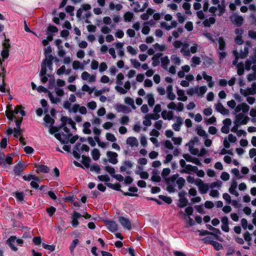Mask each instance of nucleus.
Returning a JSON list of instances; mask_svg holds the SVG:
<instances>
[{
    "label": "nucleus",
    "mask_w": 256,
    "mask_h": 256,
    "mask_svg": "<svg viewBox=\"0 0 256 256\" xmlns=\"http://www.w3.org/2000/svg\"><path fill=\"white\" fill-rule=\"evenodd\" d=\"M90 148L88 146L76 144L74 148L72 154L76 158L80 159L81 155L85 152H88Z\"/></svg>",
    "instance_id": "9"
},
{
    "label": "nucleus",
    "mask_w": 256,
    "mask_h": 256,
    "mask_svg": "<svg viewBox=\"0 0 256 256\" xmlns=\"http://www.w3.org/2000/svg\"><path fill=\"white\" fill-rule=\"evenodd\" d=\"M24 164L23 163H19L15 166L14 171L16 175H20L24 171Z\"/></svg>",
    "instance_id": "39"
},
{
    "label": "nucleus",
    "mask_w": 256,
    "mask_h": 256,
    "mask_svg": "<svg viewBox=\"0 0 256 256\" xmlns=\"http://www.w3.org/2000/svg\"><path fill=\"white\" fill-rule=\"evenodd\" d=\"M238 186V184L236 180H233L230 184V186L229 188V192L236 196H238L239 194L238 192L236 191V188Z\"/></svg>",
    "instance_id": "31"
},
{
    "label": "nucleus",
    "mask_w": 256,
    "mask_h": 256,
    "mask_svg": "<svg viewBox=\"0 0 256 256\" xmlns=\"http://www.w3.org/2000/svg\"><path fill=\"white\" fill-rule=\"evenodd\" d=\"M60 120L62 124V130L61 132L56 133L54 136L59 140L62 144H74L78 140L77 136H72L70 132V128L74 131L76 130V124L74 122L67 116H62Z\"/></svg>",
    "instance_id": "1"
},
{
    "label": "nucleus",
    "mask_w": 256,
    "mask_h": 256,
    "mask_svg": "<svg viewBox=\"0 0 256 256\" xmlns=\"http://www.w3.org/2000/svg\"><path fill=\"white\" fill-rule=\"evenodd\" d=\"M90 124L89 122H85L83 124V132L84 134H91L92 132L90 130Z\"/></svg>",
    "instance_id": "49"
},
{
    "label": "nucleus",
    "mask_w": 256,
    "mask_h": 256,
    "mask_svg": "<svg viewBox=\"0 0 256 256\" xmlns=\"http://www.w3.org/2000/svg\"><path fill=\"white\" fill-rule=\"evenodd\" d=\"M124 79V75L120 72L118 74L116 77V84L118 86H116V90L120 94H126L130 90L131 84L130 81L128 80L125 82L124 86H122V80Z\"/></svg>",
    "instance_id": "6"
},
{
    "label": "nucleus",
    "mask_w": 256,
    "mask_h": 256,
    "mask_svg": "<svg viewBox=\"0 0 256 256\" xmlns=\"http://www.w3.org/2000/svg\"><path fill=\"white\" fill-rule=\"evenodd\" d=\"M134 18V14L132 12H128L124 15V20L126 22H130Z\"/></svg>",
    "instance_id": "48"
},
{
    "label": "nucleus",
    "mask_w": 256,
    "mask_h": 256,
    "mask_svg": "<svg viewBox=\"0 0 256 256\" xmlns=\"http://www.w3.org/2000/svg\"><path fill=\"white\" fill-rule=\"evenodd\" d=\"M231 20L233 23L238 26L242 25L244 22V18L242 16L237 15L232 16L230 17Z\"/></svg>",
    "instance_id": "33"
},
{
    "label": "nucleus",
    "mask_w": 256,
    "mask_h": 256,
    "mask_svg": "<svg viewBox=\"0 0 256 256\" xmlns=\"http://www.w3.org/2000/svg\"><path fill=\"white\" fill-rule=\"evenodd\" d=\"M167 190L170 192H174L178 190H181L185 184V180L180 177L178 174L173 175L167 180Z\"/></svg>",
    "instance_id": "4"
},
{
    "label": "nucleus",
    "mask_w": 256,
    "mask_h": 256,
    "mask_svg": "<svg viewBox=\"0 0 256 256\" xmlns=\"http://www.w3.org/2000/svg\"><path fill=\"white\" fill-rule=\"evenodd\" d=\"M54 60V56H50L48 58V59H44V61L42 62V66L44 64H45L46 66H46L49 68L50 70H52V61Z\"/></svg>",
    "instance_id": "36"
},
{
    "label": "nucleus",
    "mask_w": 256,
    "mask_h": 256,
    "mask_svg": "<svg viewBox=\"0 0 256 256\" xmlns=\"http://www.w3.org/2000/svg\"><path fill=\"white\" fill-rule=\"evenodd\" d=\"M132 166V163L130 160L124 161L122 166L120 167V170L122 172H126V174H129L127 170L130 169Z\"/></svg>",
    "instance_id": "24"
},
{
    "label": "nucleus",
    "mask_w": 256,
    "mask_h": 256,
    "mask_svg": "<svg viewBox=\"0 0 256 256\" xmlns=\"http://www.w3.org/2000/svg\"><path fill=\"white\" fill-rule=\"evenodd\" d=\"M92 6L90 4H84L81 6V7L77 10L76 17L80 20H84L87 24L90 23L89 18L91 16L92 14L90 10Z\"/></svg>",
    "instance_id": "7"
},
{
    "label": "nucleus",
    "mask_w": 256,
    "mask_h": 256,
    "mask_svg": "<svg viewBox=\"0 0 256 256\" xmlns=\"http://www.w3.org/2000/svg\"><path fill=\"white\" fill-rule=\"evenodd\" d=\"M117 111L118 112H122L123 113H128L130 112V110L124 105L120 104L118 106Z\"/></svg>",
    "instance_id": "47"
},
{
    "label": "nucleus",
    "mask_w": 256,
    "mask_h": 256,
    "mask_svg": "<svg viewBox=\"0 0 256 256\" xmlns=\"http://www.w3.org/2000/svg\"><path fill=\"white\" fill-rule=\"evenodd\" d=\"M64 92L63 90L59 87H56L54 88V93L49 92L48 97L53 104H58L61 100V98L64 96Z\"/></svg>",
    "instance_id": "8"
},
{
    "label": "nucleus",
    "mask_w": 256,
    "mask_h": 256,
    "mask_svg": "<svg viewBox=\"0 0 256 256\" xmlns=\"http://www.w3.org/2000/svg\"><path fill=\"white\" fill-rule=\"evenodd\" d=\"M200 62L201 60L200 57L197 56H194L191 59L190 65L192 67H194L200 64Z\"/></svg>",
    "instance_id": "45"
},
{
    "label": "nucleus",
    "mask_w": 256,
    "mask_h": 256,
    "mask_svg": "<svg viewBox=\"0 0 256 256\" xmlns=\"http://www.w3.org/2000/svg\"><path fill=\"white\" fill-rule=\"evenodd\" d=\"M118 222L124 228L128 230L132 229V224L128 218L124 216H120L118 218Z\"/></svg>",
    "instance_id": "19"
},
{
    "label": "nucleus",
    "mask_w": 256,
    "mask_h": 256,
    "mask_svg": "<svg viewBox=\"0 0 256 256\" xmlns=\"http://www.w3.org/2000/svg\"><path fill=\"white\" fill-rule=\"evenodd\" d=\"M225 11V6L224 4H218L216 6H211L209 8V12H210L214 16H222Z\"/></svg>",
    "instance_id": "10"
},
{
    "label": "nucleus",
    "mask_w": 256,
    "mask_h": 256,
    "mask_svg": "<svg viewBox=\"0 0 256 256\" xmlns=\"http://www.w3.org/2000/svg\"><path fill=\"white\" fill-rule=\"evenodd\" d=\"M187 170H190V172H195L197 176L203 178L204 176V172L202 170H198V168L196 166L192 165H188L186 167Z\"/></svg>",
    "instance_id": "21"
},
{
    "label": "nucleus",
    "mask_w": 256,
    "mask_h": 256,
    "mask_svg": "<svg viewBox=\"0 0 256 256\" xmlns=\"http://www.w3.org/2000/svg\"><path fill=\"white\" fill-rule=\"evenodd\" d=\"M173 88L172 85H168L166 89L167 98L170 100H174L176 99V94L172 92Z\"/></svg>",
    "instance_id": "28"
},
{
    "label": "nucleus",
    "mask_w": 256,
    "mask_h": 256,
    "mask_svg": "<svg viewBox=\"0 0 256 256\" xmlns=\"http://www.w3.org/2000/svg\"><path fill=\"white\" fill-rule=\"evenodd\" d=\"M22 178L24 180H26V181H30L31 180H36V181L39 180V179L38 178H37L35 176L32 175V174L24 175L23 176Z\"/></svg>",
    "instance_id": "61"
},
{
    "label": "nucleus",
    "mask_w": 256,
    "mask_h": 256,
    "mask_svg": "<svg viewBox=\"0 0 256 256\" xmlns=\"http://www.w3.org/2000/svg\"><path fill=\"white\" fill-rule=\"evenodd\" d=\"M94 90V88H90L86 84H84L82 88V90L83 92H88L90 94L92 93Z\"/></svg>",
    "instance_id": "56"
},
{
    "label": "nucleus",
    "mask_w": 256,
    "mask_h": 256,
    "mask_svg": "<svg viewBox=\"0 0 256 256\" xmlns=\"http://www.w3.org/2000/svg\"><path fill=\"white\" fill-rule=\"evenodd\" d=\"M6 113L10 120L12 121L14 119H16V128H14L13 132L14 136L16 138H18L21 134L20 125L23 119L22 116L26 115L25 112L21 106H17L14 110L8 108Z\"/></svg>",
    "instance_id": "2"
},
{
    "label": "nucleus",
    "mask_w": 256,
    "mask_h": 256,
    "mask_svg": "<svg viewBox=\"0 0 256 256\" xmlns=\"http://www.w3.org/2000/svg\"><path fill=\"white\" fill-rule=\"evenodd\" d=\"M199 48V46L196 42L192 44V45L190 48V56L191 54H194L196 53L198 49Z\"/></svg>",
    "instance_id": "62"
},
{
    "label": "nucleus",
    "mask_w": 256,
    "mask_h": 256,
    "mask_svg": "<svg viewBox=\"0 0 256 256\" xmlns=\"http://www.w3.org/2000/svg\"><path fill=\"white\" fill-rule=\"evenodd\" d=\"M81 214L79 212H74L72 214V224L74 228H76L79 224L78 220L82 217Z\"/></svg>",
    "instance_id": "23"
},
{
    "label": "nucleus",
    "mask_w": 256,
    "mask_h": 256,
    "mask_svg": "<svg viewBox=\"0 0 256 256\" xmlns=\"http://www.w3.org/2000/svg\"><path fill=\"white\" fill-rule=\"evenodd\" d=\"M72 68L74 70H76L80 69L81 70H84V64L78 60H74L72 62Z\"/></svg>",
    "instance_id": "44"
},
{
    "label": "nucleus",
    "mask_w": 256,
    "mask_h": 256,
    "mask_svg": "<svg viewBox=\"0 0 256 256\" xmlns=\"http://www.w3.org/2000/svg\"><path fill=\"white\" fill-rule=\"evenodd\" d=\"M184 29L182 27H179L176 30L172 32V34L175 38H178L183 32Z\"/></svg>",
    "instance_id": "64"
},
{
    "label": "nucleus",
    "mask_w": 256,
    "mask_h": 256,
    "mask_svg": "<svg viewBox=\"0 0 256 256\" xmlns=\"http://www.w3.org/2000/svg\"><path fill=\"white\" fill-rule=\"evenodd\" d=\"M132 6L133 7L134 11L136 12L143 11V8H142L138 2H133Z\"/></svg>",
    "instance_id": "63"
},
{
    "label": "nucleus",
    "mask_w": 256,
    "mask_h": 256,
    "mask_svg": "<svg viewBox=\"0 0 256 256\" xmlns=\"http://www.w3.org/2000/svg\"><path fill=\"white\" fill-rule=\"evenodd\" d=\"M162 55V54H156L154 55L152 58V65L153 66H156L160 64V57Z\"/></svg>",
    "instance_id": "40"
},
{
    "label": "nucleus",
    "mask_w": 256,
    "mask_h": 256,
    "mask_svg": "<svg viewBox=\"0 0 256 256\" xmlns=\"http://www.w3.org/2000/svg\"><path fill=\"white\" fill-rule=\"evenodd\" d=\"M82 163L86 168L90 167V158L89 157L85 156L84 154L82 156Z\"/></svg>",
    "instance_id": "55"
},
{
    "label": "nucleus",
    "mask_w": 256,
    "mask_h": 256,
    "mask_svg": "<svg viewBox=\"0 0 256 256\" xmlns=\"http://www.w3.org/2000/svg\"><path fill=\"white\" fill-rule=\"evenodd\" d=\"M99 62L98 60H92L90 63V69L92 70H97L99 66Z\"/></svg>",
    "instance_id": "58"
},
{
    "label": "nucleus",
    "mask_w": 256,
    "mask_h": 256,
    "mask_svg": "<svg viewBox=\"0 0 256 256\" xmlns=\"http://www.w3.org/2000/svg\"><path fill=\"white\" fill-rule=\"evenodd\" d=\"M106 156L108 158V162L113 164H116L118 163V154L114 152L108 151L106 152Z\"/></svg>",
    "instance_id": "20"
},
{
    "label": "nucleus",
    "mask_w": 256,
    "mask_h": 256,
    "mask_svg": "<svg viewBox=\"0 0 256 256\" xmlns=\"http://www.w3.org/2000/svg\"><path fill=\"white\" fill-rule=\"evenodd\" d=\"M92 156L94 160H97L100 157V152L98 149L94 148L91 152Z\"/></svg>",
    "instance_id": "52"
},
{
    "label": "nucleus",
    "mask_w": 256,
    "mask_h": 256,
    "mask_svg": "<svg viewBox=\"0 0 256 256\" xmlns=\"http://www.w3.org/2000/svg\"><path fill=\"white\" fill-rule=\"evenodd\" d=\"M124 102L131 106V107L134 109L135 110L136 108V107L134 105V100L132 98L130 97H126L124 98Z\"/></svg>",
    "instance_id": "50"
},
{
    "label": "nucleus",
    "mask_w": 256,
    "mask_h": 256,
    "mask_svg": "<svg viewBox=\"0 0 256 256\" xmlns=\"http://www.w3.org/2000/svg\"><path fill=\"white\" fill-rule=\"evenodd\" d=\"M240 93L244 96L249 95H254L256 93V82H253L251 87L248 88L246 89L240 88Z\"/></svg>",
    "instance_id": "14"
},
{
    "label": "nucleus",
    "mask_w": 256,
    "mask_h": 256,
    "mask_svg": "<svg viewBox=\"0 0 256 256\" xmlns=\"http://www.w3.org/2000/svg\"><path fill=\"white\" fill-rule=\"evenodd\" d=\"M205 242L206 243L212 244L214 246V249L216 250H219L222 248V246L221 244L217 242L211 240L210 238H205Z\"/></svg>",
    "instance_id": "27"
},
{
    "label": "nucleus",
    "mask_w": 256,
    "mask_h": 256,
    "mask_svg": "<svg viewBox=\"0 0 256 256\" xmlns=\"http://www.w3.org/2000/svg\"><path fill=\"white\" fill-rule=\"evenodd\" d=\"M216 20L214 17H210L205 20L203 22V24L205 26L210 27L212 24H214Z\"/></svg>",
    "instance_id": "46"
},
{
    "label": "nucleus",
    "mask_w": 256,
    "mask_h": 256,
    "mask_svg": "<svg viewBox=\"0 0 256 256\" xmlns=\"http://www.w3.org/2000/svg\"><path fill=\"white\" fill-rule=\"evenodd\" d=\"M218 49L220 50H224L226 44L224 38L222 37H220L218 40Z\"/></svg>",
    "instance_id": "59"
},
{
    "label": "nucleus",
    "mask_w": 256,
    "mask_h": 256,
    "mask_svg": "<svg viewBox=\"0 0 256 256\" xmlns=\"http://www.w3.org/2000/svg\"><path fill=\"white\" fill-rule=\"evenodd\" d=\"M196 186L198 187L201 194H206L210 188V186L207 184L204 183L202 180L197 181Z\"/></svg>",
    "instance_id": "18"
},
{
    "label": "nucleus",
    "mask_w": 256,
    "mask_h": 256,
    "mask_svg": "<svg viewBox=\"0 0 256 256\" xmlns=\"http://www.w3.org/2000/svg\"><path fill=\"white\" fill-rule=\"evenodd\" d=\"M146 98L148 100V105L150 107H152L154 104V99L153 95L151 94H148L146 96Z\"/></svg>",
    "instance_id": "51"
},
{
    "label": "nucleus",
    "mask_w": 256,
    "mask_h": 256,
    "mask_svg": "<svg viewBox=\"0 0 256 256\" xmlns=\"http://www.w3.org/2000/svg\"><path fill=\"white\" fill-rule=\"evenodd\" d=\"M198 138H194L187 144L188 146L190 152L194 155H197L198 154V149L196 147L198 144Z\"/></svg>",
    "instance_id": "11"
},
{
    "label": "nucleus",
    "mask_w": 256,
    "mask_h": 256,
    "mask_svg": "<svg viewBox=\"0 0 256 256\" xmlns=\"http://www.w3.org/2000/svg\"><path fill=\"white\" fill-rule=\"evenodd\" d=\"M81 78L89 84H92L96 82V77L95 74H90L86 71H84L81 74Z\"/></svg>",
    "instance_id": "13"
},
{
    "label": "nucleus",
    "mask_w": 256,
    "mask_h": 256,
    "mask_svg": "<svg viewBox=\"0 0 256 256\" xmlns=\"http://www.w3.org/2000/svg\"><path fill=\"white\" fill-rule=\"evenodd\" d=\"M49 168L44 165H38L36 166V172H38L48 173L49 172Z\"/></svg>",
    "instance_id": "43"
},
{
    "label": "nucleus",
    "mask_w": 256,
    "mask_h": 256,
    "mask_svg": "<svg viewBox=\"0 0 256 256\" xmlns=\"http://www.w3.org/2000/svg\"><path fill=\"white\" fill-rule=\"evenodd\" d=\"M168 109L176 110L177 112H180L184 110V104L180 102L176 104L174 102H170L167 106Z\"/></svg>",
    "instance_id": "17"
},
{
    "label": "nucleus",
    "mask_w": 256,
    "mask_h": 256,
    "mask_svg": "<svg viewBox=\"0 0 256 256\" xmlns=\"http://www.w3.org/2000/svg\"><path fill=\"white\" fill-rule=\"evenodd\" d=\"M16 236H10L6 240L7 244L10 248L14 252L18 250V248L14 246V243L16 242Z\"/></svg>",
    "instance_id": "32"
},
{
    "label": "nucleus",
    "mask_w": 256,
    "mask_h": 256,
    "mask_svg": "<svg viewBox=\"0 0 256 256\" xmlns=\"http://www.w3.org/2000/svg\"><path fill=\"white\" fill-rule=\"evenodd\" d=\"M250 106L245 102L238 104L234 110L236 113H238L236 116L234 123L240 125L246 124L250 120L249 118L245 115L250 110Z\"/></svg>",
    "instance_id": "3"
},
{
    "label": "nucleus",
    "mask_w": 256,
    "mask_h": 256,
    "mask_svg": "<svg viewBox=\"0 0 256 256\" xmlns=\"http://www.w3.org/2000/svg\"><path fill=\"white\" fill-rule=\"evenodd\" d=\"M216 111L221 113L222 114H228V110L224 108L223 105L220 102H218L216 104Z\"/></svg>",
    "instance_id": "37"
},
{
    "label": "nucleus",
    "mask_w": 256,
    "mask_h": 256,
    "mask_svg": "<svg viewBox=\"0 0 256 256\" xmlns=\"http://www.w3.org/2000/svg\"><path fill=\"white\" fill-rule=\"evenodd\" d=\"M44 126L47 127H50V132L52 134H54L55 132L54 130V128L52 127L54 123V120L50 116L49 114H46L44 118Z\"/></svg>",
    "instance_id": "16"
},
{
    "label": "nucleus",
    "mask_w": 256,
    "mask_h": 256,
    "mask_svg": "<svg viewBox=\"0 0 256 256\" xmlns=\"http://www.w3.org/2000/svg\"><path fill=\"white\" fill-rule=\"evenodd\" d=\"M183 122V120L180 116L176 117L175 122L172 125V129L176 132L180 131Z\"/></svg>",
    "instance_id": "22"
},
{
    "label": "nucleus",
    "mask_w": 256,
    "mask_h": 256,
    "mask_svg": "<svg viewBox=\"0 0 256 256\" xmlns=\"http://www.w3.org/2000/svg\"><path fill=\"white\" fill-rule=\"evenodd\" d=\"M178 22L176 20L172 21L170 24L166 22H162L160 23L161 26L167 30H170L173 28H176Z\"/></svg>",
    "instance_id": "26"
},
{
    "label": "nucleus",
    "mask_w": 256,
    "mask_h": 256,
    "mask_svg": "<svg viewBox=\"0 0 256 256\" xmlns=\"http://www.w3.org/2000/svg\"><path fill=\"white\" fill-rule=\"evenodd\" d=\"M161 66L164 69H167L170 64V60L168 56H164L160 58Z\"/></svg>",
    "instance_id": "41"
},
{
    "label": "nucleus",
    "mask_w": 256,
    "mask_h": 256,
    "mask_svg": "<svg viewBox=\"0 0 256 256\" xmlns=\"http://www.w3.org/2000/svg\"><path fill=\"white\" fill-rule=\"evenodd\" d=\"M79 242V240L78 239H74L73 240L72 243L71 244L70 246V250L72 254H74V250L76 246Z\"/></svg>",
    "instance_id": "60"
},
{
    "label": "nucleus",
    "mask_w": 256,
    "mask_h": 256,
    "mask_svg": "<svg viewBox=\"0 0 256 256\" xmlns=\"http://www.w3.org/2000/svg\"><path fill=\"white\" fill-rule=\"evenodd\" d=\"M248 53V48L246 46L244 48V51H242L240 54H238L236 50L233 51V54L235 56V60L233 61V64L236 66L237 72L240 76L243 74L244 72V66L243 63H238V58H246Z\"/></svg>",
    "instance_id": "5"
},
{
    "label": "nucleus",
    "mask_w": 256,
    "mask_h": 256,
    "mask_svg": "<svg viewBox=\"0 0 256 256\" xmlns=\"http://www.w3.org/2000/svg\"><path fill=\"white\" fill-rule=\"evenodd\" d=\"M107 228L112 232H116L118 230V224L113 221L108 222L106 224Z\"/></svg>",
    "instance_id": "38"
},
{
    "label": "nucleus",
    "mask_w": 256,
    "mask_h": 256,
    "mask_svg": "<svg viewBox=\"0 0 256 256\" xmlns=\"http://www.w3.org/2000/svg\"><path fill=\"white\" fill-rule=\"evenodd\" d=\"M198 88V92L197 95L198 96H202L206 92L207 88L206 86H196Z\"/></svg>",
    "instance_id": "54"
},
{
    "label": "nucleus",
    "mask_w": 256,
    "mask_h": 256,
    "mask_svg": "<svg viewBox=\"0 0 256 256\" xmlns=\"http://www.w3.org/2000/svg\"><path fill=\"white\" fill-rule=\"evenodd\" d=\"M170 60L176 66H180L181 64V59L177 54H172L170 56Z\"/></svg>",
    "instance_id": "42"
},
{
    "label": "nucleus",
    "mask_w": 256,
    "mask_h": 256,
    "mask_svg": "<svg viewBox=\"0 0 256 256\" xmlns=\"http://www.w3.org/2000/svg\"><path fill=\"white\" fill-rule=\"evenodd\" d=\"M109 8L110 10H116L117 11H119L122 10V6L120 4H115L113 2H110L109 4Z\"/></svg>",
    "instance_id": "53"
},
{
    "label": "nucleus",
    "mask_w": 256,
    "mask_h": 256,
    "mask_svg": "<svg viewBox=\"0 0 256 256\" xmlns=\"http://www.w3.org/2000/svg\"><path fill=\"white\" fill-rule=\"evenodd\" d=\"M108 65L106 62H101L99 64L98 71L102 73L108 69Z\"/></svg>",
    "instance_id": "57"
},
{
    "label": "nucleus",
    "mask_w": 256,
    "mask_h": 256,
    "mask_svg": "<svg viewBox=\"0 0 256 256\" xmlns=\"http://www.w3.org/2000/svg\"><path fill=\"white\" fill-rule=\"evenodd\" d=\"M160 117V114H147L144 116L142 123L144 126H149L152 124V120H156L158 119Z\"/></svg>",
    "instance_id": "15"
},
{
    "label": "nucleus",
    "mask_w": 256,
    "mask_h": 256,
    "mask_svg": "<svg viewBox=\"0 0 256 256\" xmlns=\"http://www.w3.org/2000/svg\"><path fill=\"white\" fill-rule=\"evenodd\" d=\"M188 47L189 44L187 42H184V44H182L180 50V53L182 54L184 56H190V52Z\"/></svg>",
    "instance_id": "25"
},
{
    "label": "nucleus",
    "mask_w": 256,
    "mask_h": 256,
    "mask_svg": "<svg viewBox=\"0 0 256 256\" xmlns=\"http://www.w3.org/2000/svg\"><path fill=\"white\" fill-rule=\"evenodd\" d=\"M256 50L254 52V56L250 57L246 62L245 68L247 70H250L251 68L256 71Z\"/></svg>",
    "instance_id": "12"
},
{
    "label": "nucleus",
    "mask_w": 256,
    "mask_h": 256,
    "mask_svg": "<svg viewBox=\"0 0 256 256\" xmlns=\"http://www.w3.org/2000/svg\"><path fill=\"white\" fill-rule=\"evenodd\" d=\"M161 114L164 120H171L174 118V112L172 111L164 110L162 111Z\"/></svg>",
    "instance_id": "35"
},
{
    "label": "nucleus",
    "mask_w": 256,
    "mask_h": 256,
    "mask_svg": "<svg viewBox=\"0 0 256 256\" xmlns=\"http://www.w3.org/2000/svg\"><path fill=\"white\" fill-rule=\"evenodd\" d=\"M46 68L45 64H44L41 66V70L40 75L41 77V82L42 84H45L48 81V78L46 76Z\"/></svg>",
    "instance_id": "30"
},
{
    "label": "nucleus",
    "mask_w": 256,
    "mask_h": 256,
    "mask_svg": "<svg viewBox=\"0 0 256 256\" xmlns=\"http://www.w3.org/2000/svg\"><path fill=\"white\" fill-rule=\"evenodd\" d=\"M126 143L132 148L137 147L138 146V140L134 136L128 138L126 140Z\"/></svg>",
    "instance_id": "29"
},
{
    "label": "nucleus",
    "mask_w": 256,
    "mask_h": 256,
    "mask_svg": "<svg viewBox=\"0 0 256 256\" xmlns=\"http://www.w3.org/2000/svg\"><path fill=\"white\" fill-rule=\"evenodd\" d=\"M176 94L178 96V100L180 101L186 102L188 97L186 96L184 91L183 90L178 88Z\"/></svg>",
    "instance_id": "34"
}]
</instances>
